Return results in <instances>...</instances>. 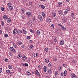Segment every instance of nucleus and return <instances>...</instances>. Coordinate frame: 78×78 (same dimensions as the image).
Segmentation results:
<instances>
[{
  "mask_svg": "<svg viewBox=\"0 0 78 78\" xmlns=\"http://www.w3.org/2000/svg\"><path fill=\"white\" fill-rule=\"evenodd\" d=\"M27 75H28V76H30V75H31V73H30V71H27Z\"/></svg>",
  "mask_w": 78,
  "mask_h": 78,
  "instance_id": "obj_19",
  "label": "nucleus"
},
{
  "mask_svg": "<svg viewBox=\"0 0 78 78\" xmlns=\"http://www.w3.org/2000/svg\"><path fill=\"white\" fill-rule=\"evenodd\" d=\"M54 25L53 24H52L51 26V28L52 29V28H54Z\"/></svg>",
  "mask_w": 78,
  "mask_h": 78,
  "instance_id": "obj_39",
  "label": "nucleus"
},
{
  "mask_svg": "<svg viewBox=\"0 0 78 78\" xmlns=\"http://www.w3.org/2000/svg\"><path fill=\"white\" fill-rule=\"evenodd\" d=\"M4 36H5V37H7L8 36V35L7 34H5Z\"/></svg>",
  "mask_w": 78,
  "mask_h": 78,
  "instance_id": "obj_47",
  "label": "nucleus"
},
{
  "mask_svg": "<svg viewBox=\"0 0 78 78\" xmlns=\"http://www.w3.org/2000/svg\"><path fill=\"white\" fill-rule=\"evenodd\" d=\"M34 48V46L31 44H30V49H33V48Z\"/></svg>",
  "mask_w": 78,
  "mask_h": 78,
  "instance_id": "obj_20",
  "label": "nucleus"
},
{
  "mask_svg": "<svg viewBox=\"0 0 78 78\" xmlns=\"http://www.w3.org/2000/svg\"><path fill=\"white\" fill-rule=\"evenodd\" d=\"M17 44L20 45H22V42L20 41H19L17 42Z\"/></svg>",
  "mask_w": 78,
  "mask_h": 78,
  "instance_id": "obj_25",
  "label": "nucleus"
},
{
  "mask_svg": "<svg viewBox=\"0 0 78 78\" xmlns=\"http://www.w3.org/2000/svg\"><path fill=\"white\" fill-rule=\"evenodd\" d=\"M12 9H13V7L12 6H9L7 8L8 11H11Z\"/></svg>",
  "mask_w": 78,
  "mask_h": 78,
  "instance_id": "obj_5",
  "label": "nucleus"
},
{
  "mask_svg": "<svg viewBox=\"0 0 78 78\" xmlns=\"http://www.w3.org/2000/svg\"><path fill=\"white\" fill-rule=\"evenodd\" d=\"M65 47L66 48V49L68 48V46H67V45H65Z\"/></svg>",
  "mask_w": 78,
  "mask_h": 78,
  "instance_id": "obj_56",
  "label": "nucleus"
},
{
  "mask_svg": "<svg viewBox=\"0 0 78 78\" xmlns=\"http://www.w3.org/2000/svg\"><path fill=\"white\" fill-rule=\"evenodd\" d=\"M61 27H62V30H66V27H64V26H61Z\"/></svg>",
  "mask_w": 78,
  "mask_h": 78,
  "instance_id": "obj_28",
  "label": "nucleus"
},
{
  "mask_svg": "<svg viewBox=\"0 0 78 78\" xmlns=\"http://www.w3.org/2000/svg\"><path fill=\"white\" fill-rule=\"evenodd\" d=\"M18 57H19V58H21V56H20V55H19L18 56Z\"/></svg>",
  "mask_w": 78,
  "mask_h": 78,
  "instance_id": "obj_59",
  "label": "nucleus"
},
{
  "mask_svg": "<svg viewBox=\"0 0 78 78\" xmlns=\"http://www.w3.org/2000/svg\"><path fill=\"white\" fill-rule=\"evenodd\" d=\"M41 8H42V9H45V6H44V5H41Z\"/></svg>",
  "mask_w": 78,
  "mask_h": 78,
  "instance_id": "obj_37",
  "label": "nucleus"
},
{
  "mask_svg": "<svg viewBox=\"0 0 78 78\" xmlns=\"http://www.w3.org/2000/svg\"><path fill=\"white\" fill-rule=\"evenodd\" d=\"M33 43V40H31L29 41V44H31Z\"/></svg>",
  "mask_w": 78,
  "mask_h": 78,
  "instance_id": "obj_40",
  "label": "nucleus"
},
{
  "mask_svg": "<svg viewBox=\"0 0 78 78\" xmlns=\"http://www.w3.org/2000/svg\"><path fill=\"white\" fill-rule=\"evenodd\" d=\"M67 71L65 70L64 72V76H66L67 75Z\"/></svg>",
  "mask_w": 78,
  "mask_h": 78,
  "instance_id": "obj_16",
  "label": "nucleus"
},
{
  "mask_svg": "<svg viewBox=\"0 0 78 78\" xmlns=\"http://www.w3.org/2000/svg\"><path fill=\"white\" fill-rule=\"evenodd\" d=\"M20 56L22 57V56H23V55H22V54H20Z\"/></svg>",
  "mask_w": 78,
  "mask_h": 78,
  "instance_id": "obj_58",
  "label": "nucleus"
},
{
  "mask_svg": "<svg viewBox=\"0 0 78 78\" xmlns=\"http://www.w3.org/2000/svg\"><path fill=\"white\" fill-rule=\"evenodd\" d=\"M7 21L8 23H10L11 22V19L10 18H9L7 19Z\"/></svg>",
  "mask_w": 78,
  "mask_h": 78,
  "instance_id": "obj_14",
  "label": "nucleus"
},
{
  "mask_svg": "<svg viewBox=\"0 0 78 78\" xmlns=\"http://www.w3.org/2000/svg\"><path fill=\"white\" fill-rule=\"evenodd\" d=\"M21 18H22V19H25V16H21Z\"/></svg>",
  "mask_w": 78,
  "mask_h": 78,
  "instance_id": "obj_35",
  "label": "nucleus"
},
{
  "mask_svg": "<svg viewBox=\"0 0 78 78\" xmlns=\"http://www.w3.org/2000/svg\"><path fill=\"white\" fill-rule=\"evenodd\" d=\"M70 8L68 7V8L67 9H66L65 10V11L64 12V13L65 14V15H66L67 14H68V13H69V11H70Z\"/></svg>",
  "mask_w": 78,
  "mask_h": 78,
  "instance_id": "obj_1",
  "label": "nucleus"
},
{
  "mask_svg": "<svg viewBox=\"0 0 78 78\" xmlns=\"http://www.w3.org/2000/svg\"><path fill=\"white\" fill-rule=\"evenodd\" d=\"M48 66L49 67H51V63H49L48 64Z\"/></svg>",
  "mask_w": 78,
  "mask_h": 78,
  "instance_id": "obj_55",
  "label": "nucleus"
},
{
  "mask_svg": "<svg viewBox=\"0 0 78 78\" xmlns=\"http://www.w3.org/2000/svg\"><path fill=\"white\" fill-rule=\"evenodd\" d=\"M37 53H34V57H36V56H37Z\"/></svg>",
  "mask_w": 78,
  "mask_h": 78,
  "instance_id": "obj_30",
  "label": "nucleus"
},
{
  "mask_svg": "<svg viewBox=\"0 0 78 78\" xmlns=\"http://www.w3.org/2000/svg\"><path fill=\"white\" fill-rule=\"evenodd\" d=\"M71 76H72V78H76V76L74 74H71Z\"/></svg>",
  "mask_w": 78,
  "mask_h": 78,
  "instance_id": "obj_8",
  "label": "nucleus"
},
{
  "mask_svg": "<svg viewBox=\"0 0 78 78\" xmlns=\"http://www.w3.org/2000/svg\"><path fill=\"white\" fill-rule=\"evenodd\" d=\"M71 16H72V17H74V13H72L71 14Z\"/></svg>",
  "mask_w": 78,
  "mask_h": 78,
  "instance_id": "obj_48",
  "label": "nucleus"
},
{
  "mask_svg": "<svg viewBox=\"0 0 78 78\" xmlns=\"http://www.w3.org/2000/svg\"><path fill=\"white\" fill-rule=\"evenodd\" d=\"M38 19L41 20V21H42V16L41 15H38Z\"/></svg>",
  "mask_w": 78,
  "mask_h": 78,
  "instance_id": "obj_6",
  "label": "nucleus"
},
{
  "mask_svg": "<svg viewBox=\"0 0 78 78\" xmlns=\"http://www.w3.org/2000/svg\"><path fill=\"white\" fill-rule=\"evenodd\" d=\"M13 33L14 34H17L18 33V31H17V29H14Z\"/></svg>",
  "mask_w": 78,
  "mask_h": 78,
  "instance_id": "obj_3",
  "label": "nucleus"
},
{
  "mask_svg": "<svg viewBox=\"0 0 78 78\" xmlns=\"http://www.w3.org/2000/svg\"><path fill=\"white\" fill-rule=\"evenodd\" d=\"M35 73L38 76H41V74H40V73H39L38 71V70H36L35 71Z\"/></svg>",
  "mask_w": 78,
  "mask_h": 78,
  "instance_id": "obj_4",
  "label": "nucleus"
},
{
  "mask_svg": "<svg viewBox=\"0 0 78 78\" xmlns=\"http://www.w3.org/2000/svg\"><path fill=\"white\" fill-rule=\"evenodd\" d=\"M48 72L49 74H51L52 73V71L51 69H48Z\"/></svg>",
  "mask_w": 78,
  "mask_h": 78,
  "instance_id": "obj_9",
  "label": "nucleus"
},
{
  "mask_svg": "<svg viewBox=\"0 0 78 78\" xmlns=\"http://www.w3.org/2000/svg\"><path fill=\"white\" fill-rule=\"evenodd\" d=\"M58 68H59V71H61V70H62V67H60V66H59L58 67Z\"/></svg>",
  "mask_w": 78,
  "mask_h": 78,
  "instance_id": "obj_31",
  "label": "nucleus"
},
{
  "mask_svg": "<svg viewBox=\"0 0 78 78\" xmlns=\"http://www.w3.org/2000/svg\"><path fill=\"white\" fill-rule=\"evenodd\" d=\"M22 33V31L21 30H19L18 32V33L20 34H21Z\"/></svg>",
  "mask_w": 78,
  "mask_h": 78,
  "instance_id": "obj_34",
  "label": "nucleus"
},
{
  "mask_svg": "<svg viewBox=\"0 0 78 78\" xmlns=\"http://www.w3.org/2000/svg\"><path fill=\"white\" fill-rule=\"evenodd\" d=\"M22 48H25V46H24V45L23 44L22 46H21Z\"/></svg>",
  "mask_w": 78,
  "mask_h": 78,
  "instance_id": "obj_51",
  "label": "nucleus"
},
{
  "mask_svg": "<svg viewBox=\"0 0 78 78\" xmlns=\"http://www.w3.org/2000/svg\"><path fill=\"white\" fill-rule=\"evenodd\" d=\"M48 21L49 22H51V19L49 18L48 19Z\"/></svg>",
  "mask_w": 78,
  "mask_h": 78,
  "instance_id": "obj_45",
  "label": "nucleus"
},
{
  "mask_svg": "<svg viewBox=\"0 0 78 78\" xmlns=\"http://www.w3.org/2000/svg\"><path fill=\"white\" fill-rule=\"evenodd\" d=\"M8 5L9 6H10L11 5V2H9L8 3Z\"/></svg>",
  "mask_w": 78,
  "mask_h": 78,
  "instance_id": "obj_42",
  "label": "nucleus"
},
{
  "mask_svg": "<svg viewBox=\"0 0 78 78\" xmlns=\"http://www.w3.org/2000/svg\"><path fill=\"white\" fill-rule=\"evenodd\" d=\"M1 24H2V26H4V22H3V21H1Z\"/></svg>",
  "mask_w": 78,
  "mask_h": 78,
  "instance_id": "obj_50",
  "label": "nucleus"
},
{
  "mask_svg": "<svg viewBox=\"0 0 78 78\" xmlns=\"http://www.w3.org/2000/svg\"><path fill=\"white\" fill-rule=\"evenodd\" d=\"M10 50L11 51H14V49L12 47H11L9 48Z\"/></svg>",
  "mask_w": 78,
  "mask_h": 78,
  "instance_id": "obj_18",
  "label": "nucleus"
},
{
  "mask_svg": "<svg viewBox=\"0 0 78 78\" xmlns=\"http://www.w3.org/2000/svg\"><path fill=\"white\" fill-rule=\"evenodd\" d=\"M62 4V2H59L58 3V5H57V7L58 8H59V7H60V5H61Z\"/></svg>",
  "mask_w": 78,
  "mask_h": 78,
  "instance_id": "obj_10",
  "label": "nucleus"
},
{
  "mask_svg": "<svg viewBox=\"0 0 78 78\" xmlns=\"http://www.w3.org/2000/svg\"><path fill=\"white\" fill-rule=\"evenodd\" d=\"M70 1V0H66V2H69Z\"/></svg>",
  "mask_w": 78,
  "mask_h": 78,
  "instance_id": "obj_63",
  "label": "nucleus"
},
{
  "mask_svg": "<svg viewBox=\"0 0 78 78\" xmlns=\"http://www.w3.org/2000/svg\"><path fill=\"white\" fill-rule=\"evenodd\" d=\"M46 78H49V76H47L46 77Z\"/></svg>",
  "mask_w": 78,
  "mask_h": 78,
  "instance_id": "obj_64",
  "label": "nucleus"
},
{
  "mask_svg": "<svg viewBox=\"0 0 78 78\" xmlns=\"http://www.w3.org/2000/svg\"><path fill=\"white\" fill-rule=\"evenodd\" d=\"M42 14L43 17H46V16H45V13H44V12H42Z\"/></svg>",
  "mask_w": 78,
  "mask_h": 78,
  "instance_id": "obj_23",
  "label": "nucleus"
},
{
  "mask_svg": "<svg viewBox=\"0 0 78 78\" xmlns=\"http://www.w3.org/2000/svg\"><path fill=\"white\" fill-rule=\"evenodd\" d=\"M16 51L15 50V49H14V51H13V53H16Z\"/></svg>",
  "mask_w": 78,
  "mask_h": 78,
  "instance_id": "obj_62",
  "label": "nucleus"
},
{
  "mask_svg": "<svg viewBox=\"0 0 78 78\" xmlns=\"http://www.w3.org/2000/svg\"><path fill=\"white\" fill-rule=\"evenodd\" d=\"M45 62H47V63L49 62V60H48V58L45 59Z\"/></svg>",
  "mask_w": 78,
  "mask_h": 78,
  "instance_id": "obj_24",
  "label": "nucleus"
},
{
  "mask_svg": "<svg viewBox=\"0 0 78 78\" xmlns=\"http://www.w3.org/2000/svg\"><path fill=\"white\" fill-rule=\"evenodd\" d=\"M30 24H29V25L30 27H31V26L32 25V24H33V23H32L31 22L30 23Z\"/></svg>",
  "mask_w": 78,
  "mask_h": 78,
  "instance_id": "obj_57",
  "label": "nucleus"
},
{
  "mask_svg": "<svg viewBox=\"0 0 78 78\" xmlns=\"http://www.w3.org/2000/svg\"><path fill=\"white\" fill-rule=\"evenodd\" d=\"M30 31L31 33H34V31L32 29H30Z\"/></svg>",
  "mask_w": 78,
  "mask_h": 78,
  "instance_id": "obj_38",
  "label": "nucleus"
},
{
  "mask_svg": "<svg viewBox=\"0 0 78 78\" xmlns=\"http://www.w3.org/2000/svg\"><path fill=\"white\" fill-rule=\"evenodd\" d=\"M23 31L24 32V34H26L27 33V31H26L24 29L23 30Z\"/></svg>",
  "mask_w": 78,
  "mask_h": 78,
  "instance_id": "obj_26",
  "label": "nucleus"
},
{
  "mask_svg": "<svg viewBox=\"0 0 78 78\" xmlns=\"http://www.w3.org/2000/svg\"><path fill=\"white\" fill-rule=\"evenodd\" d=\"M38 69L40 71V70H41L42 69V67H41V65H39L38 66Z\"/></svg>",
  "mask_w": 78,
  "mask_h": 78,
  "instance_id": "obj_21",
  "label": "nucleus"
},
{
  "mask_svg": "<svg viewBox=\"0 0 78 78\" xmlns=\"http://www.w3.org/2000/svg\"><path fill=\"white\" fill-rule=\"evenodd\" d=\"M21 11L23 13H24L25 12V10H24V9H21Z\"/></svg>",
  "mask_w": 78,
  "mask_h": 78,
  "instance_id": "obj_29",
  "label": "nucleus"
},
{
  "mask_svg": "<svg viewBox=\"0 0 78 78\" xmlns=\"http://www.w3.org/2000/svg\"><path fill=\"white\" fill-rule=\"evenodd\" d=\"M60 44L61 45H64V41H60Z\"/></svg>",
  "mask_w": 78,
  "mask_h": 78,
  "instance_id": "obj_15",
  "label": "nucleus"
},
{
  "mask_svg": "<svg viewBox=\"0 0 78 78\" xmlns=\"http://www.w3.org/2000/svg\"><path fill=\"white\" fill-rule=\"evenodd\" d=\"M6 72L7 73H9L10 72V70H6Z\"/></svg>",
  "mask_w": 78,
  "mask_h": 78,
  "instance_id": "obj_43",
  "label": "nucleus"
},
{
  "mask_svg": "<svg viewBox=\"0 0 78 78\" xmlns=\"http://www.w3.org/2000/svg\"><path fill=\"white\" fill-rule=\"evenodd\" d=\"M43 69L45 72H47V67L45 66H44Z\"/></svg>",
  "mask_w": 78,
  "mask_h": 78,
  "instance_id": "obj_17",
  "label": "nucleus"
},
{
  "mask_svg": "<svg viewBox=\"0 0 78 78\" xmlns=\"http://www.w3.org/2000/svg\"><path fill=\"white\" fill-rule=\"evenodd\" d=\"M35 19H36V18H35V17H34V18H33V20H35Z\"/></svg>",
  "mask_w": 78,
  "mask_h": 78,
  "instance_id": "obj_60",
  "label": "nucleus"
},
{
  "mask_svg": "<svg viewBox=\"0 0 78 78\" xmlns=\"http://www.w3.org/2000/svg\"><path fill=\"white\" fill-rule=\"evenodd\" d=\"M52 14L53 15V16H54V17H55L56 16V14L55 13H53Z\"/></svg>",
  "mask_w": 78,
  "mask_h": 78,
  "instance_id": "obj_41",
  "label": "nucleus"
},
{
  "mask_svg": "<svg viewBox=\"0 0 78 78\" xmlns=\"http://www.w3.org/2000/svg\"><path fill=\"white\" fill-rule=\"evenodd\" d=\"M1 10H2V11H5V9H4V8H3V7H1Z\"/></svg>",
  "mask_w": 78,
  "mask_h": 78,
  "instance_id": "obj_32",
  "label": "nucleus"
},
{
  "mask_svg": "<svg viewBox=\"0 0 78 78\" xmlns=\"http://www.w3.org/2000/svg\"><path fill=\"white\" fill-rule=\"evenodd\" d=\"M5 60L6 62H8V59L6 58L5 59Z\"/></svg>",
  "mask_w": 78,
  "mask_h": 78,
  "instance_id": "obj_52",
  "label": "nucleus"
},
{
  "mask_svg": "<svg viewBox=\"0 0 78 78\" xmlns=\"http://www.w3.org/2000/svg\"><path fill=\"white\" fill-rule=\"evenodd\" d=\"M25 66L26 67H28V64L27 63H25Z\"/></svg>",
  "mask_w": 78,
  "mask_h": 78,
  "instance_id": "obj_49",
  "label": "nucleus"
},
{
  "mask_svg": "<svg viewBox=\"0 0 78 78\" xmlns=\"http://www.w3.org/2000/svg\"><path fill=\"white\" fill-rule=\"evenodd\" d=\"M8 67L9 69H12V66L11 65H9Z\"/></svg>",
  "mask_w": 78,
  "mask_h": 78,
  "instance_id": "obj_13",
  "label": "nucleus"
},
{
  "mask_svg": "<svg viewBox=\"0 0 78 78\" xmlns=\"http://www.w3.org/2000/svg\"><path fill=\"white\" fill-rule=\"evenodd\" d=\"M37 34V36H39L41 34V32L39 30H37L36 32Z\"/></svg>",
  "mask_w": 78,
  "mask_h": 78,
  "instance_id": "obj_11",
  "label": "nucleus"
},
{
  "mask_svg": "<svg viewBox=\"0 0 78 78\" xmlns=\"http://www.w3.org/2000/svg\"><path fill=\"white\" fill-rule=\"evenodd\" d=\"M8 18V16L6 15H4L3 16V19H4L6 20Z\"/></svg>",
  "mask_w": 78,
  "mask_h": 78,
  "instance_id": "obj_12",
  "label": "nucleus"
},
{
  "mask_svg": "<svg viewBox=\"0 0 78 78\" xmlns=\"http://www.w3.org/2000/svg\"><path fill=\"white\" fill-rule=\"evenodd\" d=\"M44 50L46 52H48V49L47 48H45Z\"/></svg>",
  "mask_w": 78,
  "mask_h": 78,
  "instance_id": "obj_33",
  "label": "nucleus"
},
{
  "mask_svg": "<svg viewBox=\"0 0 78 78\" xmlns=\"http://www.w3.org/2000/svg\"><path fill=\"white\" fill-rule=\"evenodd\" d=\"M30 36H28L27 37V39H30Z\"/></svg>",
  "mask_w": 78,
  "mask_h": 78,
  "instance_id": "obj_46",
  "label": "nucleus"
},
{
  "mask_svg": "<svg viewBox=\"0 0 78 78\" xmlns=\"http://www.w3.org/2000/svg\"><path fill=\"white\" fill-rule=\"evenodd\" d=\"M54 41L55 43H56V42H57V39H56V38H55Z\"/></svg>",
  "mask_w": 78,
  "mask_h": 78,
  "instance_id": "obj_44",
  "label": "nucleus"
},
{
  "mask_svg": "<svg viewBox=\"0 0 78 78\" xmlns=\"http://www.w3.org/2000/svg\"><path fill=\"white\" fill-rule=\"evenodd\" d=\"M22 60L23 61H25L26 60H27V58L26 57L25 55H23V56L22 57Z\"/></svg>",
  "mask_w": 78,
  "mask_h": 78,
  "instance_id": "obj_7",
  "label": "nucleus"
},
{
  "mask_svg": "<svg viewBox=\"0 0 78 78\" xmlns=\"http://www.w3.org/2000/svg\"><path fill=\"white\" fill-rule=\"evenodd\" d=\"M55 75L57 76V75H59V74L58 73L57 71H55Z\"/></svg>",
  "mask_w": 78,
  "mask_h": 78,
  "instance_id": "obj_27",
  "label": "nucleus"
},
{
  "mask_svg": "<svg viewBox=\"0 0 78 78\" xmlns=\"http://www.w3.org/2000/svg\"><path fill=\"white\" fill-rule=\"evenodd\" d=\"M13 46L15 47V48H17V45L15 44H13Z\"/></svg>",
  "mask_w": 78,
  "mask_h": 78,
  "instance_id": "obj_36",
  "label": "nucleus"
},
{
  "mask_svg": "<svg viewBox=\"0 0 78 78\" xmlns=\"http://www.w3.org/2000/svg\"><path fill=\"white\" fill-rule=\"evenodd\" d=\"M63 66H64L65 67L66 66V65L65 64H63Z\"/></svg>",
  "mask_w": 78,
  "mask_h": 78,
  "instance_id": "obj_61",
  "label": "nucleus"
},
{
  "mask_svg": "<svg viewBox=\"0 0 78 78\" xmlns=\"http://www.w3.org/2000/svg\"><path fill=\"white\" fill-rule=\"evenodd\" d=\"M58 14H63V13L62 12V11L60 10L58 12Z\"/></svg>",
  "mask_w": 78,
  "mask_h": 78,
  "instance_id": "obj_22",
  "label": "nucleus"
},
{
  "mask_svg": "<svg viewBox=\"0 0 78 78\" xmlns=\"http://www.w3.org/2000/svg\"><path fill=\"white\" fill-rule=\"evenodd\" d=\"M26 14L27 16H28L29 17H32V14L30 12H28L26 13Z\"/></svg>",
  "mask_w": 78,
  "mask_h": 78,
  "instance_id": "obj_2",
  "label": "nucleus"
},
{
  "mask_svg": "<svg viewBox=\"0 0 78 78\" xmlns=\"http://www.w3.org/2000/svg\"><path fill=\"white\" fill-rule=\"evenodd\" d=\"M61 75L62 76H63V75H64V73L63 72H62L61 73Z\"/></svg>",
  "mask_w": 78,
  "mask_h": 78,
  "instance_id": "obj_54",
  "label": "nucleus"
},
{
  "mask_svg": "<svg viewBox=\"0 0 78 78\" xmlns=\"http://www.w3.org/2000/svg\"><path fill=\"white\" fill-rule=\"evenodd\" d=\"M2 72V69L0 68V73H1Z\"/></svg>",
  "mask_w": 78,
  "mask_h": 78,
  "instance_id": "obj_53",
  "label": "nucleus"
}]
</instances>
